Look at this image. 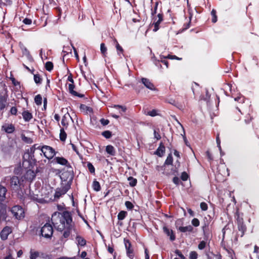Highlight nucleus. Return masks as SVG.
I'll list each match as a JSON object with an SVG mask.
<instances>
[{
	"label": "nucleus",
	"mask_w": 259,
	"mask_h": 259,
	"mask_svg": "<svg viewBox=\"0 0 259 259\" xmlns=\"http://www.w3.org/2000/svg\"><path fill=\"white\" fill-rule=\"evenodd\" d=\"M51 221L54 227L60 231H63L65 227L68 228L71 226L72 218L70 213L68 211L63 213L54 212L52 214Z\"/></svg>",
	"instance_id": "nucleus-1"
},
{
	"label": "nucleus",
	"mask_w": 259,
	"mask_h": 259,
	"mask_svg": "<svg viewBox=\"0 0 259 259\" xmlns=\"http://www.w3.org/2000/svg\"><path fill=\"white\" fill-rule=\"evenodd\" d=\"M30 153L31 158L34 161H36L39 158L38 156H41L42 154L49 159L52 158L56 154L55 150L52 147L49 146L40 147L37 145H34L30 148Z\"/></svg>",
	"instance_id": "nucleus-2"
},
{
	"label": "nucleus",
	"mask_w": 259,
	"mask_h": 259,
	"mask_svg": "<svg viewBox=\"0 0 259 259\" xmlns=\"http://www.w3.org/2000/svg\"><path fill=\"white\" fill-rule=\"evenodd\" d=\"M9 105V96L7 89L0 93V110L3 111Z\"/></svg>",
	"instance_id": "nucleus-3"
},
{
	"label": "nucleus",
	"mask_w": 259,
	"mask_h": 259,
	"mask_svg": "<svg viewBox=\"0 0 259 259\" xmlns=\"http://www.w3.org/2000/svg\"><path fill=\"white\" fill-rule=\"evenodd\" d=\"M41 234L46 238H50L52 236L53 228L49 223H46L41 229Z\"/></svg>",
	"instance_id": "nucleus-4"
},
{
	"label": "nucleus",
	"mask_w": 259,
	"mask_h": 259,
	"mask_svg": "<svg viewBox=\"0 0 259 259\" xmlns=\"http://www.w3.org/2000/svg\"><path fill=\"white\" fill-rule=\"evenodd\" d=\"M11 212L17 219H21L24 217V211L22 207L16 205L11 209Z\"/></svg>",
	"instance_id": "nucleus-5"
},
{
	"label": "nucleus",
	"mask_w": 259,
	"mask_h": 259,
	"mask_svg": "<svg viewBox=\"0 0 259 259\" xmlns=\"http://www.w3.org/2000/svg\"><path fill=\"white\" fill-rule=\"evenodd\" d=\"M9 181H10V185L12 189L17 190L20 186V181L18 178L16 176H13L12 178L6 177L4 179V183Z\"/></svg>",
	"instance_id": "nucleus-6"
},
{
	"label": "nucleus",
	"mask_w": 259,
	"mask_h": 259,
	"mask_svg": "<svg viewBox=\"0 0 259 259\" xmlns=\"http://www.w3.org/2000/svg\"><path fill=\"white\" fill-rule=\"evenodd\" d=\"M158 19L156 17H154L153 19V25L154 26V28L153 29V31L154 32L157 31L159 28V24L163 20V14H158L157 15Z\"/></svg>",
	"instance_id": "nucleus-7"
},
{
	"label": "nucleus",
	"mask_w": 259,
	"mask_h": 259,
	"mask_svg": "<svg viewBox=\"0 0 259 259\" xmlns=\"http://www.w3.org/2000/svg\"><path fill=\"white\" fill-rule=\"evenodd\" d=\"M67 191L68 188L65 186L57 188L55 193V198H59L62 195H64Z\"/></svg>",
	"instance_id": "nucleus-8"
},
{
	"label": "nucleus",
	"mask_w": 259,
	"mask_h": 259,
	"mask_svg": "<svg viewBox=\"0 0 259 259\" xmlns=\"http://www.w3.org/2000/svg\"><path fill=\"white\" fill-rule=\"evenodd\" d=\"M54 160L56 161L58 164H60L62 165H66L69 168H71L70 164L68 163V161L63 157H56L54 158Z\"/></svg>",
	"instance_id": "nucleus-9"
},
{
	"label": "nucleus",
	"mask_w": 259,
	"mask_h": 259,
	"mask_svg": "<svg viewBox=\"0 0 259 259\" xmlns=\"http://www.w3.org/2000/svg\"><path fill=\"white\" fill-rule=\"evenodd\" d=\"M11 228L9 227H5L1 233V237L2 239L5 240L8 238V235L11 233Z\"/></svg>",
	"instance_id": "nucleus-10"
},
{
	"label": "nucleus",
	"mask_w": 259,
	"mask_h": 259,
	"mask_svg": "<svg viewBox=\"0 0 259 259\" xmlns=\"http://www.w3.org/2000/svg\"><path fill=\"white\" fill-rule=\"evenodd\" d=\"M70 120H72L70 114L67 112L65 113L63 116L61 120V124L67 127L69 124V122Z\"/></svg>",
	"instance_id": "nucleus-11"
},
{
	"label": "nucleus",
	"mask_w": 259,
	"mask_h": 259,
	"mask_svg": "<svg viewBox=\"0 0 259 259\" xmlns=\"http://www.w3.org/2000/svg\"><path fill=\"white\" fill-rule=\"evenodd\" d=\"M163 230L164 232L166 234V235L169 237V239L171 241H173L175 240V235L174 233V231L172 230L169 229L166 227H164Z\"/></svg>",
	"instance_id": "nucleus-12"
},
{
	"label": "nucleus",
	"mask_w": 259,
	"mask_h": 259,
	"mask_svg": "<svg viewBox=\"0 0 259 259\" xmlns=\"http://www.w3.org/2000/svg\"><path fill=\"white\" fill-rule=\"evenodd\" d=\"M142 82L144 84V85L148 89L151 90H154L155 88L152 83H151L150 80L145 78H142Z\"/></svg>",
	"instance_id": "nucleus-13"
},
{
	"label": "nucleus",
	"mask_w": 259,
	"mask_h": 259,
	"mask_svg": "<svg viewBox=\"0 0 259 259\" xmlns=\"http://www.w3.org/2000/svg\"><path fill=\"white\" fill-rule=\"evenodd\" d=\"M74 88H75V85H74L73 83H69L68 84V90H69V93L74 96H77L79 97H83V95L78 94L76 92L74 91Z\"/></svg>",
	"instance_id": "nucleus-14"
},
{
	"label": "nucleus",
	"mask_w": 259,
	"mask_h": 259,
	"mask_svg": "<svg viewBox=\"0 0 259 259\" xmlns=\"http://www.w3.org/2000/svg\"><path fill=\"white\" fill-rule=\"evenodd\" d=\"M2 128L7 133H12L15 130V127L12 124H5L2 126Z\"/></svg>",
	"instance_id": "nucleus-15"
},
{
	"label": "nucleus",
	"mask_w": 259,
	"mask_h": 259,
	"mask_svg": "<svg viewBox=\"0 0 259 259\" xmlns=\"http://www.w3.org/2000/svg\"><path fill=\"white\" fill-rule=\"evenodd\" d=\"M165 152V147L162 144L160 145L158 149L155 152V154L158 156L161 157L163 156Z\"/></svg>",
	"instance_id": "nucleus-16"
},
{
	"label": "nucleus",
	"mask_w": 259,
	"mask_h": 259,
	"mask_svg": "<svg viewBox=\"0 0 259 259\" xmlns=\"http://www.w3.org/2000/svg\"><path fill=\"white\" fill-rule=\"evenodd\" d=\"M6 192V188L5 187L0 185V202L5 200Z\"/></svg>",
	"instance_id": "nucleus-17"
},
{
	"label": "nucleus",
	"mask_w": 259,
	"mask_h": 259,
	"mask_svg": "<svg viewBox=\"0 0 259 259\" xmlns=\"http://www.w3.org/2000/svg\"><path fill=\"white\" fill-rule=\"evenodd\" d=\"M178 230L183 233H185L187 232H191L193 231V228L192 226L189 225L186 227H179L178 228Z\"/></svg>",
	"instance_id": "nucleus-18"
},
{
	"label": "nucleus",
	"mask_w": 259,
	"mask_h": 259,
	"mask_svg": "<svg viewBox=\"0 0 259 259\" xmlns=\"http://www.w3.org/2000/svg\"><path fill=\"white\" fill-rule=\"evenodd\" d=\"M23 118L25 121H29L32 118V115L28 111H24L22 113Z\"/></svg>",
	"instance_id": "nucleus-19"
},
{
	"label": "nucleus",
	"mask_w": 259,
	"mask_h": 259,
	"mask_svg": "<svg viewBox=\"0 0 259 259\" xmlns=\"http://www.w3.org/2000/svg\"><path fill=\"white\" fill-rule=\"evenodd\" d=\"M106 151L108 154L111 156H114L116 154V151L114 147L112 145H108L106 147Z\"/></svg>",
	"instance_id": "nucleus-20"
},
{
	"label": "nucleus",
	"mask_w": 259,
	"mask_h": 259,
	"mask_svg": "<svg viewBox=\"0 0 259 259\" xmlns=\"http://www.w3.org/2000/svg\"><path fill=\"white\" fill-rule=\"evenodd\" d=\"M76 240L77 242V244L79 245L83 246L86 244V240L80 236H76Z\"/></svg>",
	"instance_id": "nucleus-21"
},
{
	"label": "nucleus",
	"mask_w": 259,
	"mask_h": 259,
	"mask_svg": "<svg viewBox=\"0 0 259 259\" xmlns=\"http://www.w3.org/2000/svg\"><path fill=\"white\" fill-rule=\"evenodd\" d=\"M39 255V252L34 249H31L30 251V258L36 259Z\"/></svg>",
	"instance_id": "nucleus-22"
},
{
	"label": "nucleus",
	"mask_w": 259,
	"mask_h": 259,
	"mask_svg": "<svg viewBox=\"0 0 259 259\" xmlns=\"http://www.w3.org/2000/svg\"><path fill=\"white\" fill-rule=\"evenodd\" d=\"M143 113L145 115H149L152 117L155 116L157 115V111L155 109H153L152 110L149 111H147L146 109H144Z\"/></svg>",
	"instance_id": "nucleus-23"
},
{
	"label": "nucleus",
	"mask_w": 259,
	"mask_h": 259,
	"mask_svg": "<svg viewBox=\"0 0 259 259\" xmlns=\"http://www.w3.org/2000/svg\"><path fill=\"white\" fill-rule=\"evenodd\" d=\"M101 52L104 57H105L107 55V48L104 43H102L100 45Z\"/></svg>",
	"instance_id": "nucleus-24"
},
{
	"label": "nucleus",
	"mask_w": 259,
	"mask_h": 259,
	"mask_svg": "<svg viewBox=\"0 0 259 259\" xmlns=\"http://www.w3.org/2000/svg\"><path fill=\"white\" fill-rule=\"evenodd\" d=\"M238 228L239 231L241 232V236H242L246 229L245 226L243 224H240L238 225Z\"/></svg>",
	"instance_id": "nucleus-25"
},
{
	"label": "nucleus",
	"mask_w": 259,
	"mask_h": 259,
	"mask_svg": "<svg viewBox=\"0 0 259 259\" xmlns=\"http://www.w3.org/2000/svg\"><path fill=\"white\" fill-rule=\"evenodd\" d=\"M128 181H129V184L132 187H134L136 185L137 181V179L134 178L132 177H130L128 178Z\"/></svg>",
	"instance_id": "nucleus-26"
},
{
	"label": "nucleus",
	"mask_w": 259,
	"mask_h": 259,
	"mask_svg": "<svg viewBox=\"0 0 259 259\" xmlns=\"http://www.w3.org/2000/svg\"><path fill=\"white\" fill-rule=\"evenodd\" d=\"M93 189L96 191H99L101 189V187L99 183L96 181H94L93 183Z\"/></svg>",
	"instance_id": "nucleus-27"
},
{
	"label": "nucleus",
	"mask_w": 259,
	"mask_h": 259,
	"mask_svg": "<svg viewBox=\"0 0 259 259\" xmlns=\"http://www.w3.org/2000/svg\"><path fill=\"white\" fill-rule=\"evenodd\" d=\"M127 215V212L125 211H121L117 215L119 220H123Z\"/></svg>",
	"instance_id": "nucleus-28"
},
{
	"label": "nucleus",
	"mask_w": 259,
	"mask_h": 259,
	"mask_svg": "<svg viewBox=\"0 0 259 259\" xmlns=\"http://www.w3.org/2000/svg\"><path fill=\"white\" fill-rule=\"evenodd\" d=\"M66 134L65 133L63 128L60 130V138L62 141H64L66 139Z\"/></svg>",
	"instance_id": "nucleus-29"
},
{
	"label": "nucleus",
	"mask_w": 259,
	"mask_h": 259,
	"mask_svg": "<svg viewBox=\"0 0 259 259\" xmlns=\"http://www.w3.org/2000/svg\"><path fill=\"white\" fill-rule=\"evenodd\" d=\"M114 42L115 43V47L117 51V53L119 54V53H122L123 51V49L122 47L119 45V44L118 43L116 39L114 40Z\"/></svg>",
	"instance_id": "nucleus-30"
},
{
	"label": "nucleus",
	"mask_w": 259,
	"mask_h": 259,
	"mask_svg": "<svg viewBox=\"0 0 259 259\" xmlns=\"http://www.w3.org/2000/svg\"><path fill=\"white\" fill-rule=\"evenodd\" d=\"M80 109H82L83 110H86L87 112L88 113H91L93 112V109L92 108L88 107L85 105L81 104L80 106Z\"/></svg>",
	"instance_id": "nucleus-31"
},
{
	"label": "nucleus",
	"mask_w": 259,
	"mask_h": 259,
	"mask_svg": "<svg viewBox=\"0 0 259 259\" xmlns=\"http://www.w3.org/2000/svg\"><path fill=\"white\" fill-rule=\"evenodd\" d=\"M35 103L37 105H40L41 104L42 102V97L40 95H37L35 96L34 98Z\"/></svg>",
	"instance_id": "nucleus-32"
},
{
	"label": "nucleus",
	"mask_w": 259,
	"mask_h": 259,
	"mask_svg": "<svg viewBox=\"0 0 259 259\" xmlns=\"http://www.w3.org/2000/svg\"><path fill=\"white\" fill-rule=\"evenodd\" d=\"M173 161L172 156L171 154H169L165 161V164L169 165L172 164Z\"/></svg>",
	"instance_id": "nucleus-33"
},
{
	"label": "nucleus",
	"mask_w": 259,
	"mask_h": 259,
	"mask_svg": "<svg viewBox=\"0 0 259 259\" xmlns=\"http://www.w3.org/2000/svg\"><path fill=\"white\" fill-rule=\"evenodd\" d=\"M45 67L48 71H51L53 69V63L50 61L46 62Z\"/></svg>",
	"instance_id": "nucleus-34"
},
{
	"label": "nucleus",
	"mask_w": 259,
	"mask_h": 259,
	"mask_svg": "<svg viewBox=\"0 0 259 259\" xmlns=\"http://www.w3.org/2000/svg\"><path fill=\"white\" fill-rule=\"evenodd\" d=\"M167 58L166 57H164V56H160V60H158V62H162L163 64H164L166 68H168V62L167 61L165 60V59Z\"/></svg>",
	"instance_id": "nucleus-35"
},
{
	"label": "nucleus",
	"mask_w": 259,
	"mask_h": 259,
	"mask_svg": "<svg viewBox=\"0 0 259 259\" xmlns=\"http://www.w3.org/2000/svg\"><path fill=\"white\" fill-rule=\"evenodd\" d=\"M70 229H71V226L69 228H68L67 227H65V229L64 230V232L63 233V237L65 238H67L70 235Z\"/></svg>",
	"instance_id": "nucleus-36"
},
{
	"label": "nucleus",
	"mask_w": 259,
	"mask_h": 259,
	"mask_svg": "<svg viewBox=\"0 0 259 259\" xmlns=\"http://www.w3.org/2000/svg\"><path fill=\"white\" fill-rule=\"evenodd\" d=\"M102 135L106 139H109L112 136V133L109 131H105L102 133Z\"/></svg>",
	"instance_id": "nucleus-37"
},
{
	"label": "nucleus",
	"mask_w": 259,
	"mask_h": 259,
	"mask_svg": "<svg viewBox=\"0 0 259 259\" xmlns=\"http://www.w3.org/2000/svg\"><path fill=\"white\" fill-rule=\"evenodd\" d=\"M211 14L212 16V22L215 23L217 21V16L216 15V11L213 9L211 12Z\"/></svg>",
	"instance_id": "nucleus-38"
},
{
	"label": "nucleus",
	"mask_w": 259,
	"mask_h": 259,
	"mask_svg": "<svg viewBox=\"0 0 259 259\" xmlns=\"http://www.w3.org/2000/svg\"><path fill=\"white\" fill-rule=\"evenodd\" d=\"M198 257L197 253L195 251H192L190 252V259H197Z\"/></svg>",
	"instance_id": "nucleus-39"
},
{
	"label": "nucleus",
	"mask_w": 259,
	"mask_h": 259,
	"mask_svg": "<svg viewBox=\"0 0 259 259\" xmlns=\"http://www.w3.org/2000/svg\"><path fill=\"white\" fill-rule=\"evenodd\" d=\"M87 167L91 173H92V174L95 173V168H94V166L93 165V164L91 162H88Z\"/></svg>",
	"instance_id": "nucleus-40"
},
{
	"label": "nucleus",
	"mask_w": 259,
	"mask_h": 259,
	"mask_svg": "<svg viewBox=\"0 0 259 259\" xmlns=\"http://www.w3.org/2000/svg\"><path fill=\"white\" fill-rule=\"evenodd\" d=\"M206 245V242L205 241H201L198 245V248L200 250L203 249Z\"/></svg>",
	"instance_id": "nucleus-41"
},
{
	"label": "nucleus",
	"mask_w": 259,
	"mask_h": 259,
	"mask_svg": "<svg viewBox=\"0 0 259 259\" xmlns=\"http://www.w3.org/2000/svg\"><path fill=\"white\" fill-rule=\"evenodd\" d=\"M34 80L36 83H40L42 79L39 75L35 74L34 75Z\"/></svg>",
	"instance_id": "nucleus-42"
},
{
	"label": "nucleus",
	"mask_w": 259,
	"mask_h": 259,
	"mask_svg": "<svg viewBox=\"0 0 259 259\" xmlns=\"http://www.w3.org/2000/svg\"><path fill=\"white\" fill-rule=\"evenodd\" d=\"M71 146H72V148L73 149V150L76 152V153L78 155V156H79V157L80 158V159H83V157L79 153V151H78V150L77 149L76 146L72 144H71Z\"/></svg>",
	"instance_id": "nucleus-43"
},
{
	"label": "nucleus",
	"mask_w": 259,
	"mask_h": 259,
	"mask_svg": "<svg viewBox=\"0 0 259 259\" xmlns=\"http://www.w3.org/2000/svg\"><path fill=\"white\" fill-rule=\"evenodd\" d=\"M22 52L24 55L28 56L30 55L29 51L24 46L21 47Z\"/></svg>",
	"instance_id": "nucleus-44"
},
{
	"label": "nucleus",
	"mask_w": 259,
	"mask_h": 259,
	"mask_svg": "<svg viewBox=\"0 0 259 259\" xmlns=\"http://www.w3.org/2000/svg\"><path fill=\"white\" fill-rule=\"evenodd\" d=\"M124 243L126 250L131 248V243L128 240L124 239Z\"/></svg>",
	"instance_id": "nucleus-45"
},
{
	"label": "nucleus",
	"mask_w": 259,
	"mask_h": 259,
	"mask_svg": "<svg viewBox=\"0 0 259 259\" xmlns=\"http://www.w3.org/2000/svg\"><path fill=\"white\" fill-rule=\"evenodd\" d=\"M158 5V3L156 2L155 4L154 9H153V8L151 9V15L152 16H153L156 13V11L157 9Z\"/></svg>",
	"instance_id": "nucleus-46"
},
{
	"label": "nucleus",
	"mask_w": 259,
	"mask_h": 259,
	"mask_svg": "<svg viewBox=\"0 0 259 259\" xmlns=\"http://www.w3.org/2000/svg\"><path fill=\"white\" fill-rule=\"evenodd\" d=\"M192 224L195 227H198L199 225V221L197 219L194 218L192 221Z\"/></svg>",
	"instance_id": "nucleus-47"
},
{
	"label": "nucleus",
	"mask_w": 259,
	"mask_h": 259,
	"mask_svg": "<svg viewBox=\"0 0 259 259\" xmlns=\"http://www.w3.org/2000/svg\"><path fill=\"white\" fill-rule=\"evenodd\" d=\"M126 253L127 255L130 257L132 258L134 256L133 254V249L132 248H130L126 250Z\"/></svg>",
	"instance_id": "nucleus-48"
},
{
	"label": "nucleus",
	"mask_w": 259,
	"mask_h": 259,
	"mask_svg": "<svg viewBox=\"0 0 259 259\" xmlns=\"http://www.w3.org/2000/svg\"><path fill=\"white\" fill-rule=\"evenodd\" d=\"M125 205L126 207H127V208L129 209H133V208L134 207V205L132 203V202H131L130 201H127L125 202Z\"/></svg>",
	"instance_id": "nucleus-49"
},
{
	"label": "nucleus",
	"mask_w": 259,
	"mask_h": 259,
	"mask_svg": "<svg viewBox=\"0 0 259 259\" xmlns=\"http://www.w3.org/2000/svg\"><path fill=\"white\" fill-rule=\"evenodd\" d=\"M200 208L202 210H206L207 209V205L205 202H201L200 203Z\"/></svg>",
	"instance_id": "nucleus-50"
},
{
	"label": "nucleus",
	"mask_w": 259,
	"mask_h": 259,
	"mask_svg": "<svg viewBox=\"0 0 259 259\" xmlns=\"http://www.w3.org/2000/svg\"><path fill=\"white\" fill-rule=\"evenodd\" d=\"M100 122L103 125H106L109 123V121L108 119L102 118L100 119Z\"/></svg>",
	"instance_id": "nucleus-51"
},
{
	"label": "nucleus",
	"mask_w": 259,
	"mask_h": 259,
	"mask_svg": "<svg viewBox=\"0 0 259 259\" xmlns=\"http://www.w3.org/2000/svg\"><path fill=\"white\" fill-rule=\"evenodd\" d=\"M17 109L15 107H12L10 110V113L12 115H16Z\"/></svg>",
	"instance_id": "nucleus-52"
},
{
	"label": "nucleus",
	"mask_w": 259,
	"mask_h": 259,
	"mask_svg": "<svg viewBox=\"0 0 259 259\" xmlns=\"http://www.w3.org/2000/svg\"><path fill=\"white\" fill-rule=\"evenodd\" d=\"M23 22L27 25H29L32 23V20L30 19L26 18L23 20Z\"/></svg>",
	"instance_id": "nucleus-53"
},
{
	"label": "nucleus",
	"mask_w": 259,
	"mask_h": 259,
	"mask_svg": "<svg viewBox=\"0 0 259 259\" xmlns=\"http://www.w3.org/2000/svg\"><path fill=\"white\" fill-rule=\"evenodd\" d=\"M188 175H187V174L185 172H183L182 174V175H181V179L183 180V181H186L187 179H188Z\"/></svg>",
	"instance_id": "nucleus-54"
},
{
	"label": "nucleus",
	"mask_w": 259,
	"mask_h": 259,
	"mask_svg": "<svg viewBox=\"0 0 259 259\" xmlns=\"http://www.w3.org/2000/svg\"><path fill=\"white\" fill-rule=\"evenodd\" d=\"M154 138L156 139V140H158L161 139V136L158 132H157L156 130H154Z\"/></svg>",
	"instance_id": "nucleus-55"
},
{
	"label": "nucleus",
	"mask_w": 259,
	"mask_h": 259,
	"mask_svg": "<svg viewBox=\"0 0 259 259\" xmlns=\"http://www.w3.org/2000/svg\"><path fill=\"white\" fill-rule=\"evenodd\" d=\"M175 253L182 259H185V257L182 254L181 252L179 250H176Z\"/></svg>",
	"instance_id": "nucleus-56"
},
{
	"label": "nucleus",
	"mask_w": 259,
	"mask_h": 259,
	"mask_svg": "<svg viewBox=\"0 0 259 259\" xmlns=\"http://www.w3.org/2000/svg\"><path fill=\"white\" fill-rule=\"evenodd\" d=\"M172 181L173 182L176 184V185H178L179 183V182H180V179L178 177H175L174 178H173V180H172Z\"/></svg>",
	"instance_id": "nucleus-57"
},
{
	"label": "nucleus",
	"mask_w": 259,
	"mask_h": 259,
	"mask_svg": "<svg viewBox=\"0 0 259 259\" xmlns=\"http://www.w3.org/2000/svg\"><path fill=\"white\" fill-rule=\"evenodd\" d=\"M114 107L117 108V109H118V108L121 109V110H122V111L123 112H125L126 111V108L125 107L122 106H120V105H115Z\"/></svg>",
	"instance_id": "nucleus-58"
},
{
	"label": "nucleus",
	"mask_w": 259,
	"mask_h": 259,
	"mask_svg": "<svg viewBox=\"0 0 259 259\" xmlns=\"http://www.w3.org/2000/svg\"><path fill=\"white\" fill-rule=\"evenodd\" d=\"M217 143L218 147L219 148L220 150H221V145H220L221 141L220 140L219 135H218L217 137Z\"/></svg>",
	"instance_id": "nucleus-59"
},
{
	"label": "nucleus",
	"mask_w": 259,
	"mask_h": 259,
	"mask_svg": "<svg viewBox=\"0 0 259 259\" xmlns=\"http://www.w3.org/2000/svg\"><path fill=\"white\" fill-rule=\"evenodd\" d=\"M166 58H169V59H177V60H181V58H178V57H177L176 56L168 55L167 56H166Z\"/></svg>",
	"instance_id": "nucleus-60"
},
{
	"label": "nucleus",
	"mask_w": 259,
	"mask_h": 259,
	"mask_svg": "<svg viewBox=\"0 0 259 259\" xmlns=\"http://www.w3.org/2000/svg\"><path fill=\"white\" fill-rule=\"evenodd\" d=\"M145 259H150V256L148 254V251L147 248L145 249Z\"/></svg>",
	"instance_id": "nucleus-61"
},
{
	"label": "nucleus",
	"mask_w": 259,
	"mask_h": 259,
	"mask_svg": "<svg viewBox=\"0 0 259 259\" xmlns=\"http://www.w3.org/2000/svg\"><path fill=\"white\" fill-rule=\"evenodd\" d=\"M67 79L69 82H71L70 83H74V81H73V79L72 78L71 75H70L69 76H68Z\"/></svg>",
	"instance_id": "nucleus-62"
},
{
	"label": "nucleus",
	"mask_w": 259,
	"mask_h": 259,
	"mask_svg": "<svg viewBox=\"0 0 259 259\" xmlns=\"http://www.w3.org/2000/svg\"><path fill=\"white\" fill-rule=\"evenodd\" d=\"M54 118L56 120L59 122V121L60 120V116L58 114H56L54 115Z\"/></svg>",
	"instance_id": "nucleus-63"
},
{
	"label": "nucleus",
	"mask_w": 259,
	"mask_h": 259,
	"mask_svg": "<svg viewBox=\"0 0 259 259\" xmlns=\"http://www.w3.org/2000/svg\"><path fill=\"white\" fill-rule=\"evenodd\" d=\"M206 154H207V157L210 160H211L212 159V158L211 157V155L210 153V152L209 151H207L206 152Z\"/></svg>",
	"instance_id": "nucleus-64"
}]
</instances>
